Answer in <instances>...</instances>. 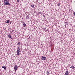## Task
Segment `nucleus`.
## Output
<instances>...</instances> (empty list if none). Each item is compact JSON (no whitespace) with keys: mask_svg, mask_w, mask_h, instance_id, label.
<instances>
[{"mask_svg":"<svg viewBox=\"0 0 75 75\" xmlns=\"http://www.w3.org/2000/svg\"><path fill=\"white\" fill-rule=\"evenodd\" d=\"M9 0H4V5L5 6H10V4L9 3Z\"/></svg>","mask_w":75,"mask_h":75,"instance_id":"obj_1","label":"nucleus"},{"mask_svg":"<svg viewBox=\"0 0 75 75\" xmlns=\"http://www.w3.org/2000/svg\"><path fill=\"white\" fill-rule=\"evenodd\" d=\"M20 47H18L17 51L16 52L17 55H19V54H20Z\"/></svg>","mask_w":75,"mask_h":75,"instance_id":"obj_2","label":"nucleus"},{"mask_svg":"<svg viewBox=\"0 0 75 75\" xmlns=\"http://www.w3.org/2000/svg\"><path fill=\"white\" fill-rule=\"evenodd\" d=\"M18 68V67H17V65H16L14 67V69L15 70V71H16L17 70V69Z\"/></svg>","mask_w":75,"mask_h":75,"instance_id":"obj_3","label":"nucleus"},{"mask_svg":"<svg viewBox=\"0 0 75 75\" xmlns=\"http://www.w3.org/2000/svg\"><path fill=\"white\" fill-rule=\"evenodd\" d=\"M41 59L42 60L44 61V60H45L46 59V57H44L43 56H42Z\"/></svg>","mask_w":75,"mask_h":75,"instance_id":"obj_4","label":"nucleus"},{"mask_svg":"<svg viewBox=\"0 0 75 75\" xmlns=\"http://www.w3.org/2000/svg\"><path fill=\"white\" fill-rule=\"evenodd\" d=\"M23 26L24 27H25V26H26V24H25V23L24 22H23Z\"/></svg>","mask_w":75,"mask_h":75,"instance_id":"obj_5","label":"nucleus"},{"mask_svg":"<svg viewBox=\"0 0 75 75\" xmlns=\"http://www.w3.org/2000/svg\"><path fill=\"white\" fill-rule=\"evenodd\" d=\"M69 72L68 71H67L65 73V75H68Z\"/></svg>","mask_w":75,"mask_h":75,"instance_id":"obj_6","label":"nucleus"},{"mask_svg":"<svg viewBox=\"0 0 75 75\" xmlns=\"http://www.w3.org/2000/svg\"><path fill=\"white\" fill-rule=\"evenodd\" d=\"M8 36L9 38H11V39H12V38H11V35H8Z\"/></svg>","mask_w":75,"mask_h":75,"instance_id":"obj_7","label":"nucleus"},{"mask_svg":"<svg viewBox=\"0 0 75 75\" xmlns=\"http://www.w3.org/2000/svg\"><path fill=\"white\" fill-rule=\"evenodd\" d=\"M26 18H27V19H30V16H29L28 15L26 16Z\"/></svg>","mask_w":75,"mask_h":75,"instance_id":"obj_8","label":"nucleus"},{"mask_svg":"<svg viewBox=\"0 0 75 75\" xmlns=\"http://www.w3.org/2000/svg\"><path fill=\"white\" fill-rule=\"evenodd\" d=\"M70 68H72V69H75V67L74 66H72L70 67Z\"/></svg>","mask_w":75,"mask_h":75,"instance_id":"obj_9","label":"nucleus"},{"mask_svg":"<svg viewBox=\"0 0 75 75\" xmlns=\"http://www.w3.org/2000/svg\"><path fill=\"white\" fill-rule=\"evenodd\" d=\"M2 67L3 68H4V69L5 70H6V67L5 66H4V67L2 66Z\"/></svg>","mask_w":75,"mask_h":75,"instance_id":"obj_10","label":"nucleus"},{"mask_svg":"<svg viewBox=\"0 0 75 75\" xmlns=\"http://www.w3.org/2000/svg\"><path fill=\"white\" fill-rule=\"evenodd\" d=\"M34 5H31V7H33V8H34Z\"/></svg>","mask_w":75,"mask_h":75,"instance_id":"obj_11","label":"nucleus"},{"mask_svg":"<svg viewBox=\"0 0 75 75\" xmlns=\"http://www.w3.org/2000/svg\"><path fill=\"white\" fill-rule=\"evenodd\" d=\"M10 23V21L9 20H8L6 22V23Z\"/></svg>","mask_w":75,"mask_h":75,"instance_id":"obj_12","label":"nucleus"},{"mask_svg":"<svg viewBox=\"0 0 75 75\" xmlns=\"http://www.w3.org/2000/svg\"><path fill=\"white\" fill-rule=\"evenodd\" d=\"M49 74H50V72L48 71H47L46 72V74H47V75H48Z\"/></svg>","mask_w":75,"mask_h":75,"instance_id":"obj_13","label":"nucleus"},{"mask_svg":"<svg viewBox=\"0 0 75 75\" xmlns=\"http://www.w3.org/2000/svg\"><path fill=\"white\" fill-rule=\"evenodd\" d=\"M17 45H20V42H18V43H17Z\"/></svg>","mask_w":75,"mask_h":75,"instance_id":"obj_14","label":"nucleus"},{"mask_svg":"<svg viewBox=\"0 0 75 75\" xmlns=\"http://www.w3.org/2000/svg\"><path fill=\"white\" fill-rule=\"evenodd\" d=\"M61 5V4L59 3H58L57 4V5L58 6H59Z\"/></svg>","mask_w":75,"mask_h":75,"instance_id":"obj_15","label":"nucleus"},{"mask_svg":"<svg viewBox=\"0 0 75 75\" xmlns=\"http://www.w3.org/2000/svg\"><path fill=\"white\" fill-rule=\"evenodd\" d=\"M41 12H40L38 13V14H41Z\"/></svg>","mask_w":75,"mask_h":75,"instance_id":"obj_16","label":"nucleus"},{"mask_svg":"<svg viewBox=\"0 0 75 75\" xmlns=\"http://www.w3.org/2000/svg\"><path fill=\"white\" fill-rule=\"evenodd\" d=\"M73 14L74 16H75V12H74Z\"/></svg>","mask_w":75,"mask_h":75,"instance_id":"obj_17","label":"nucleus"},{"mask_svg":"<svg viewBox=\"0 0 75 75\" xmlns=\"http://www.w3.org/2000/svg\"><path fill=\"white\" fill-rule=\"evenodd\" d=\"M19 1H20V0H17V1L18 3L19 2Z\"/></svg>","mask_w":75,"mask_h":75,"instance_id":"obj_18","label":"nucleus"},{"mask_svg":"<svg viewBox=\"0 0 75 75\" xmlns=\"http://www.w3.org/2000/svg\"><path fill=\"white\" fill-rule=\"evenodd\" d=\"M66 25H68V23H67L65 25V26H66Z\"/></svg>","mask_w":75,"mask_h":75,"instance_id":"obj_19","label":"nucleus"},{"mask_svg":"<svg viewBox=\"0 0 75 75\" xmlns=\"http://www.w3.org/2000/svg\"><path fill=\"white\" fill-rule=\"evenodd\" d=\"M41 14H43V13H42V12H41Z\"/></svg>","mask_w":75,"mask_h":75,"instance_id":"obj_20","label":"nucleus"},{"mask_svg":"<svg viewBox=\"0 0 75 75\" xmlns=\"http://www.w3.org/2000/svg\"><path fill=\"white\" fill-rule=\"evenodd\" d=\"M11 22H10V24H11Z\"/></svg>","mask_w":75,"mask_h":75,"instance_id":"obj_21","label":"nucleus"}]
</instances>
